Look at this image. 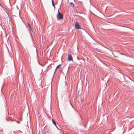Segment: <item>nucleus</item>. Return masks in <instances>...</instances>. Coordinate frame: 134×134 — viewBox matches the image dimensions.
I'll return each mask as SVG.
<instances>
[{"label":"nucleus","mask_w":134,"mask_h":134,"mask_svg":"<svg viewBox=\"0 0 134 134\" xmlns=\"http://www.w3.org/2000/svg\"><path fill=\"white\" fill-rule=\"evenodd\" d=\"M27 25H28V26H29L30 30H32V28L31 27L30 24L29 23H28L27 24Z\"/></svg>","instance_id":"obj_5"},{"label":"nucleus","mask_w":134,"mask_h":134,"mask_svg":"<svg viewBox=\"0 0 134 134\" xmlns=\"http://www.w3.org/2000/svg\"><path fill=\"white\" fill-rule=\"evenodd\" d=\"M75 26L76 28V29H80L79 23L77 22H76L75 24Z\"/></svg>","instance_id":"obj_2"},{"label":"nucleus","mask_w":134,"mask_h":134,"mask_svg":"<svg viewBox=\"0 0 134 134\" xmlns=\"http://www.w3.org/2000/svg\"><path fill=\"white\" fill-rule=\"evenodd\" d=\"M70 5L72 7H73L74 6V5L72 2H70Z\"/></svg>","instance_id":"obj_7"},{"label":"nucleus","mask_w":134,"mask_h":134,"mask_svg":"<svg viewBox=\"0 0 134 134\" xmlns=\"http://www.w3.org/2000/svg\"><path fill=\"white\" fill-rule=\"evenodd\" d=\"M61 64H59V65H58L56 67V69L55 70V71L56 70H57V69H58L59 68H60V67L61 66Z\"/></svg>","instance_id":"obj_6"},{"label":"nucleus","mask_w":134,"mask_h":134,"mask_svg":"<svg viewBox=\"0 0 134 134\" xmlns=\"http://www.w3.org/2000/svg\"><path fill=\"white\" fill-rule=\"evenodd\" d=\"M52 4L53 6L54 7V8H55V5L54 4V2L53 0L52 1Z\"/></svg>","instance_id":"obj_8"},{"label":"nucleus","mask_w":134,"mask_h":134,"mask_svg":"<svg viewBox=\"0 0 134 134\" xmlns=\"http://www.w3.org/2000/svg\"><path fill=\"white\" fill-rule=\"evenodd\" d=\"M68 59L69 60H73V58L71 55H69L68 57Z\"/></svg>","instance_id":"obj_3"},{"label":"nucleus","mask_w":134,"mask_h":134,"mask_svg":"<svg viewBox=\"0 0 134 134\" xmlns=\"http://www.w3.org/2000/svg\"><path fill=\"white\" fill-rule=\"evenodd\" d=\"M17 122L18 123H19H19H20V122H19L18 121H17Z\"/></svg>","instance_id":"obj_9"},{"label":"nucleus","mask_w":134,"mask_h":134,"mask_svg":"<svg viewBox=\"0 0 134 134\" xmlns=\"http://www.w3.org/2000/svg\"><path fill=\"white\" fill-rule=\"evenodd\" d=\"M52 122L53 123V124L56 126L57 127V126H56V122H55L54 120L53 119L52 120Z\"/></svg>","instance_id":"obj_4"},{"label":"nucleus","mask_w":134,"mask_h":134,"mask_svg":"<svg viewBox=\"0 0 134 134\" xmlns=\"http://www.w3.org/2000/svg\"><path fill=\"white\" fill-rule=\"evenodd\" d=\"M58 14L57 16V19H62L63 17V15L60 14V13L59 12V10L58 11Z\"/></svg>","instance_id":"obj_1"}]
</instances>
